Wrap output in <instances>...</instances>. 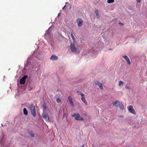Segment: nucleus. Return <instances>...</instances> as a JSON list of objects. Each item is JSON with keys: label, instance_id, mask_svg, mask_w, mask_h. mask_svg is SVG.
Listing matches in <instances>:
<instances>
[{"label": "nucleus", "instance_id": "412c9836", "mask_svg": "<svg viewBox=\"0 0 147 147\" xmlns=\"http://www.w3.org/2000/svg\"><path fill=\"white\" fill-rule=\"evenodd\" d=\"M70 102V104L71 105L72 107L73 108L74 107V103L73 102V100L71 101L70 102Z\"/></svg>", "mask_w": 147, "mask_h": 147}, {"label": "nucleus", "instance_id": "423d86ee", "mask_svg": "<svg viewBox=\"0 0 147 147\" xmlns=\"http://www.w3.org/2000/svg\"><path fill=\"white\" fill-rule=\"evenodd\" d=\"M77 23L78 26L79 27H81L83 25V22L81 18H78L77 20Z\"/></svg>", "mask_w": 147, "mask_h": 147}, {"label": "nucleus", "instance_id": "a878e982", "mask_svg": "<svg viewBox=\"0 0 147 147\" xmlns=\"http://www.w3.org/2000/svg\"><path fill=\"white\" fill-rule=\"evenodd\" d=\"M28 89H29V90L30 91L31 90H32V88L29 87V88H28Z\"/></svg>", "mask_w": 147, "mask_h": 147}, {"label": "nucleus", "instance_id": "20e7f679", "mask_svg": "<svg viewBox=\"0 0 147 147\" xmlns=\"http://www.w3.org/2000/svg\"><path fill=\"white\" fill-rule=\"evenodd\" d=\"M127 108L128 111L130 113L136 115V112L134 109L133 108V107L132 105H129L127 107Z\"/></svg>", "mask_w": 147, "mask_h": 147}, {"label": "nucleus", "instance_id": "39448f33", "mask_svg": "<svg viewBox=\"0 0 147 147\" xmlns=\"http://www.w3.org/2000/svg\"><path fill=\"white\" fill-rule=\"evenodd\" d=\"M28 77L27 75L24 76L20 80V83L22 84H24L25 83V80L26 78Z\"/></svg>", "mask_w": 147, "mask_h": 147}, {"label": "nucleus", "instance_id": "7c9ffc66", "mask_svg": "<svg viewBox=\"0 0 147 147\" xmlns=\"http://www.w3.org/2000/svg\"><path fill=\"white\" fill-rule=\"evenodd\" d=\"M111 49H109V50H111Z\"/></svg>", "mask_w": 147, "mask_h": 147}, {"label": "nucleus", "instance_id": "cd10ccee", "mask_svg": "<svg viewBox=\"0 0 147 147\" xmlns=\"http://www.w3.org/2000/svg\"><path fill=\"white\" fill-rule=\"evenodd\" d=\"M66 6V5H65L64 6V7L62 8V9H64V8H65V7Z\"/></svg>", "mask_w": 147, "mask_h": 147}, {"label": "nucleus", "instance_id": "9d476101", "mask_svg": "<svg viewBox=\"0 0 147 147\" xmlns=\"http://www.w3.org/2000/svg\"><path fill=\"white\" fill-rule=\"evenodd\" d=\"M123 57L124 58L126 61L128 63L129 65H130L131 63L129 61V59L128 58V57L126 55L124 56H123Z\"/></svg>", "mask_w": 147, "mask_h": 147}, {"label": "nucleus", "instance_id": "c85d7f7f", "mask_svg": "<svg viewBox=\"0 0 147 147\" xmlns=\"http://www.w3.org/2000/svg\"><path fill=\"white\" fill-rule=\"evenodd\" d=\"M120 117L121 118H122V117H123V116L121 115L120 116Z\"/></svg>", "mask_w": 147, "mask_h": 147}, {"label": "nucleus", "instance_id": "5701e85b", "mask_svg": "<svg viewBox=\"0 0 147 147\" xmlns=\"http://www.w3.org/2000/svg\"><path fill=\"white\" fill-rule=\"evenodd\" d=\"M71 36L72 39L74 40V41L75 40V38L74 36L73 35L72 33H71Z\"/></svg>", "mask_w": 147, "mask_h": 147}, {"label": "nucleus", "instance_id": "a211bd4d", "mask_svg": "<svg viewBox=\"0 0 147 147\" xmlns=\"http://www.w3.org/2000/svg\"><path fill=\"white\" fill-rule=\"evenodd\" d=\"M29 134L32 137H34V134L33 133L30 132L29 133Z\"/></svg>", "mask_w": 147, "mask_h": 147}, {"label": "nucleus", "instance_id": "0eeeda50", "mask_svg": "<svg viewBox=\"0 0 147 147\" xmlns=\"http://www.w3.org/2000/svg\"><path fill=\"white\" fill-rule=\"evenodd\" d=\"M117 103L118 104V105H115V107H119L121 110H123L124 109L123 105L120 102H117Z\"/></svg>", "mask_w": 147, "mask_h": 147}, {"label": "nucleus", "instance_id": "4468645a", "mask_svg": "<svg viewBox=\"0 0 147 147\" xmlns=\"http://www.w3.org/2000/svg\"><path fill=\"white\" fill-rule=\"evenodd\" d=\"M23 113L24 114L26 115H27L28 114V112L26 109V108H24L23 109Z\"/></svg>", "mask_w": 147, "mask_h": 147}, {"label": "nucleus", "instance_id": "f03ea898", "mask_svg": "<svg viewBox=\"0 0 147 147\" xmlns=\"http://www.w3.org/2000/svg\"><path fill=\"white\" fill-rule=\"evenodd\" d=\"M29 109L33 116L35 117L36 116V112L34 105L33 104L30 105H29Z\"/></svg>", "mask_w": 147, "mask_h": 147}, {"label": "nucleus", "instance_id": "7ed1b4c3", "mask_svg": "<svg viewBox=\"0 0 147 147\" xmlns=\"http://www.w3.org/2000/svg\"><path fill=\"white\" fill-rule=\"evenodd\" d=\"M72 116L74 117L75 119L76 120L83 121L84 120V119L83 118L80 117V115L79 113L74 114L72 115Z\"/></svg>", "mask_w": 147, "mask_h": 147}, {"label": "nucleus", "instance_id": "bb28decb", "mask_svg": "<svg viewBox=\"0 0 147 147\" xmlns=\"http://www.w3.org/2000/svg\"><path fill=\"white\" fill-rule=\"evenodd\" d=\"M137 1L138 3H140L141 2V0H137Z\"/></svg>", "mask_w": 147, "mask_h": 147}, {"label": "nucleus", "instance_id": "ddd939ff", "mask_svg": "<svg viewBox=\"0 0 147 147\" xmlns=\"http://www.w3.org/2000/svg\"><path fill=\"white\" fill-rule=\"evenodd\" d=\"M95 13L97 18H99L100 16L99 15L98 10L97 9H96L95 10Z\"/></svg>", "mask_w": 147, "mask_h": 147}, {"label": "nucleus", "instance_id": "f3484780", "mask_svg": "<svg viewBox=\"0 0 147 147\" xmlns=\"http://www.w3.org/2000/svg\"><path fill=\"white\" fill-rule=\"evenodd\" d=\"M117 102H119L118 101L116 100L115 101V102H113V105L115 106V105H118V104L117 103Z\"/></svg>", "mask_w": 147, "mask_h": 147}, {"label": "nucleus", "instance_id": "f257e3e1", "mask_svg": "<svg viewBox=\"0 0 147 147\" xmlns=\"http://www.w3.org/2000/svg\"><path fill=\"white\" fill-rule=\"evenodd\" d=\"M70 47L71 49V51L75 53L79 54L80 53L78 49L76 48L74 43H71L70 46Z\"/></svg>", "mask_w": 147, "mask_h": 147}, {"label": "nucleus", "instance_id": "4be33fe9", "mask_svg": "<svg viewBox=\"0 0 147 147\" xmlns=\"http://www.w3.org/2000/svg\"><path fill=\"white\" fill-rule=\"evenodd\" d=\"M68 99H69V102L70 101H71L73 100L71 97L70 96H68Z\"/></svg>", "mask_w": 147, "mask_h": 147}, {"label": "nucleus", "instance_id": "6ab92c4d", "mask_svg": "<svg viewBox=\"0 0 147 147\" xmlns=\"http://www.w3.org/2000/svg\"><path fill=\"white\" fill-rule=\"evenodd\" d=\"M114 1V0H108L107 2L109 3H112Z\"/></svg>", "mask_w": 147, "mask_h": 147}, {"label": "nucleus", "instance_id": "6e6552de", "mask_svg": "<svg viewBox=\"0 0 147 147\" xmlns=\"http://www.w3.org/2000/svg\"><path fill=\"white\" fill-rule=\"evenodd\" d=\"M42 116L46 121L47 122L49 121V117L47 114L46 115L44 113H43L42 114Z\"/></svg>", "mask_w": 147, "mask_h": 147}, {"label": "nucleus", "instance_id": "9b49d317", "mask_svg": "<svg viewBox=\"0 0 147 147\" xmlns=\"http://www.w3.org/2000/svg\"><path fill=\"white\" fill-rule=\"evenodd\" d=\"M81 100L82 102H83L86 105H88V103L86 101V100L85 98V96L84 95L83 96H82Z\"/></svg>", "mask_w": 147, "mask_h": 147}, {"label": "nucleus", "instance_id": "f8f14e48", "mask_svg": "<svg viewBox=\"0 0 147 147\" xmlns=\"http://www.w3.org/2000/svg\"><path fill=\"white\" fill-rule=\"evenodd\" d=\"M50 59L53 60H56L58 59V57L55 55H52L50 57Z\"/></svg>", "mask_w": 147, "mask_h": 147}, {"label": "nucleus", "instance_id": "c756f323", "mask_svg": "<svg viewBox=\"0 0 147 147\" xmlns=\"http://www.w3.org/2000/svg\"><path fill=\"white\" fill-rule=\"evenodd\" d=\"M119 24H121L122 25H123L121 23V22H119Z\"/></svg>", "mask_w": 147, "mask_h": 147}, {"label": "nucleus", "instance_id": "2eb2a0df", "mask_svg": "<svg viewBox=\"0 0 147 147\" xmlns=\"http://www.w3.org/2000/svg\"><path fill=\"white\" fill-rule=\"evenodd\" d=\"M123 82L122 81H120L119 82V86L121 87L123 85Z\"/></svg>", "mask_w": 147, "mask_h": 147}, {"label": "nucleus", "instance_id": "393cba45", "mask_svg": "<svg viewBox=\"0 0 147 147\" xmlns=\"http://www.w3.org/2000/svg\"><path fill=\"white\" fill-rule=\"evenodd\" d=\"M126 88L127 89H130V87L129 86H126Z\"/></svg>", "mask_w": 147, "mask_h": 147}, {"label": "nucleus", "instance_id": "b1692460", "mask_svg": "<svg viewBox=\"0 0 147 147\" xmlns=\"http://www.w3.org/2000/svg\"><path fill=\"white\" fill-rule=\"evenodd\" d=\"M56 101L58 103H59L61 101V99L59 98L57 99Z\"/></svg>", "mask_w": 147, "mask_h": 147}, {"label": "nucleus", "instance_id": "aec40b11", "mask_svg": "<svg viewBox=\"0 0 147 147\" xmlns=\"http://www.w3.org/2000/svg\"><path fill=\"white\" fill-rule=\"evenodd\" d=\"M70 102V104L71 105L72 107L73 108L74 107V103L73 102V100L71 101L70 102Z\"/></svg>", "mask_w": 147, "mask_h": 147}, {"label": "nucleus", "instance_id": "1a4fd4ad", "mask_svg": "<svg viewBox=\"0 0 147 147\" xmlns=\"http://www.w3.org/2000/svg\"><path fill=\"white\" fill-rule=\"evenodd\" d=\"M94 84L96 85H97L98 86L100 89H103V88L102 87V83H100L98 81H95Z\"/></svg>", "mask_w": 147, "mask_h": 147}, {"label": "nucleus", "instance_id": "dca6fc26", "mask_svg": "<svg viewBox=\"0 0 147 147\" xmlns=\"http://www.w3.org/2000/svg\"><path fill=\"white\" fill-rule=\"evenodd\" d=\"M76 92L79 95H81L82 96H83L84 95V94L83 93H82L81 92L78 91H77Z\"/></svg>", "mask_w": 147, "mask_h": 147}]
</instances>
